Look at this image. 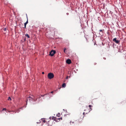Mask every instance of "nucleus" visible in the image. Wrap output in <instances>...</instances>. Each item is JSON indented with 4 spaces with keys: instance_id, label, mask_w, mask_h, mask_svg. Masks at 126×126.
I'll list each match as a JSON object with an SVG mask.
<instances>
[{
    "instance_id": "nucleus-3",
    "label": "nucleus",
    "mask_w": 126,
    "mask_h": 126,
    "mask_svg": "<svg viewBox=\"0 0 126 126\" xmlns=\"http://www.w3.org/2000/svg\"><path fill=\"white\" fill-rule=\"evenodd\" d=\"M113 40L114 42H115L117 44H119V41L118 40H117L116 38H114Z\"/></svg>"
},
{
    "instance_id": "nucleus-26",
    "label": "nucleus",
    "mask_w": 126,
    "mask_h": 126,
    "mask_svg": "<svg viewBox=\"0 0 126 126\" xmlns=\"http://www.w3.org/2000/svg\"><path fill=\"white\" fill-rule=\"evenodd\" d=\"M96 64V63H94V65H95Z\"/></svg>"
},
{
    "instance_id": "nucleus-9",
    "label": "nucleus",
    "mask_w": 126,
    "mask_h": 126,
    "mask_svg": "<svg viewBox=\"0 0 126 126\" xmlns=\"http://www.w3.org/2000/svg\"><path fill=\"white\" fill-rule=\"evenodd\" d=\"M60 114V113H59L58 114H57V116H58V117H59L60 116V115H59Z\"/></svg>"
},
{
    "instance_id": "nucleus-8",
    "label": "nucleus",
    "mask_w": 126,
    "mask_h": 126,
    "mask_svg": "<svg viewBox=\"0 0 126 126\" xmlns=\"http://www.w3.org/2000/svg\"><path fill=\"white\" fill-rule=\"evenodd\" d=\"M28 23V19H27V20L26 22L24 23V25H26Z\"/></svg>"
},
{
    "instance_id": "nucleus-14",
    "label": "nucleus",
    "mask_w": 126,
    "mask_h": 126,
    "mask_svg": "<svg viewBox=\"0 0 126 126\" xmlns=\"http://www.w3.org/2000/svg\"><path fill=\"white\" fill-rule=\"evenodd\" d=\"M6 110V108H4L2 110Z\"/></svg>"
},
{
    "instance_id": "nucleus-28",
    "label": "nucleus",
    "mask_w": 126,
    "mask_h": 126,
    "mask_svg": "<svg viewBox=\"0 0 126 126\" xmlns=\"http://www.w3.org/2000/svg\"><path fill=\"white\" fill-rule=\"evenodd\" d=\"M25 40H26V39H25H25H24V41H25Z\"/></svg>"
},
{
    "instance_id": "nucleus-12",
    "label": "nucleus",
    "mask_w": 126,
    "mask_h": 126,
    "mask_svg": "<svg viewBox=\"0 0 126 126\" xmlns=\"http://www.w3.org/2000/svg\"><path fill=\"white\" fill-rule=\"evenodd\" d=\"M58 120H59L60 119L61 120H62V117L61 118H58Z\"/></svg>"
},
{
    "instance_id": "nucleus-7",
    "label": "nucleus",
    "mask_w": 126,
    "mask_h": 126,
    "mask_svg": "<svg viewBox=\"0 0 126 126\" xmlns=\"http://www.w3.org/2000/svg\"><path fill=\"white\" fill-rule=\"evenodd\" d=\"M25 36L27 37L28 38H30L28 34H25Z\"/></svg>"
},
{
    "instance_id": "nucleus-23",
    "label": "nucleus",
    "mask_w": 126,
    "mask_h": 126,
    "mask_svg": "<svg viewBox=\"0 0 126 126\" xmlns=\"http://www.w3.org/2000/svg\"><path fill=\"white\" fill-rule=\"evenodd\" d=\"M68 76H67L66 77V79H68Z\"/></svg>"
},
{
    "instance_id": "nucleus-17",
    "label": "nucleus",
    "mask_w": 126,
    "mask_h": 126,
    "mask_svg": "<svg viewBox=\"0 0 126 126\" xmlns=\"http://www.w3.org/2000/svg\"><path fill=\"white\" fill-rule=\"evenodd\" d=\"M57 118L56 117H55V118L54 119V120L55 121L56 120V119Z\"/></svg>"
},
{
    "instance_id": "nucleus-11",
    "label": "nucleus",
    "mask_w": 126,
    "mask_h": 126,
    "mask_svg": "<svg viewBox=\"0 0 126 126\" xmlns=\"http://www.w3.org/2000/svg\"><path fill=\"white\" fill-rule=\"evenodd\" d=\"M8 100H11V98H10V97H9L8 99Z\"/></svg>"
},
{
    "instance_id": "nucleus-13",
    "label": "nucleus",
    "mask_w": 126,
    "mask_h": 126,
    "mask_svg": "<svg viewBox=\"0 0 126 126\" xmlns=\"http://www.w3.org/2000/svg\"><path fill=\"white\" fill-rule=\"evenodd\" d=\"M7 30V29L6 28H4V29H3V30L4 31H6Z\"/></svg>"
},
{
    "instance_id": "nucleus-10",
    "label": "nucleus",
    "mask_w": 126,
    "mask_h": 126,
    "mask_svg": "<svg viewBox=\"0 0 126 126\" xmlns=\"http://www.w3.org/2000/svg\"><path fill=\"white\" fill-rule=\"evenodd\" d=\"M66 50V48H65L64 50V52L65 53H66L65 52V50Z\"/></svg>"
},
{
    "instance_id": "nucleus-18",
    "label": "nucleus",
    "mask_w": 126,
    "mask_h": 126,
    "mask_svg": "<svg viewBox=\"0 0 126 126\" xmlns=\"http://www.w3.org/2000/svg\"><path fill=\"white\" fill-rule=\"evenodd\" d=\"M26 25H24V28H26Z\"/></svg>"
},
{
    "instance_id": "nucleus-5",
    "label": "nucleus",
    "mask_w": 126,
    "mask_h": 126,
    "mask_svg": "<svg viewBox=\"0 0 126 126\" xmlns=\"http://www.w3.org/2000/svg\"><path fill=\"white\" fill-rule=\"evenodd\" d=\"M28 99L29 101H30L31 100L32 101L33 99V98L31 97L30 96L28 97Z\"/></svg>"
},
{
    "instance_id": "nucleus-16",
    "label": "nucleus",
    "mask_w": 126,
    "mask_h": 126,
    "mask_svg": "<svg viewBox=\"0 0 126 126\" xmlns=\"http://www.w3.org/2000/svg\"><path fill=\"white\" fill-rule=\"evenodd\" d=\"M28 101V99H27L26 101V104H27V101Z\"/></svg>"
},
{
    "instance_id": "nucleus-4",
    "label": "nucleus",
    "mask_w": 126,
    "mask_h": 126,
    "mask_svg": "<svg viewBox=\"0 0 126 126\" xmlns=\"http://www.w3.org/2000/svg\"><path fill=\"white\" fill-rule=\"evenodd\" d=\"M66 63L68 64H70L71 63V61L69 59H67L66 60Z\"/></svg>"
},
{
    "instance_id": "nucleus-6",
    "label": "nucleus",
    "mask_w": 126,
    "mask_h": 126,
    "mask_svg": "<svg viewBox=\"0 0 126 126\" xmlns=\"http://www.w3.org/2000/svg\"><path fill=\"white\" fill-rule=\"evenodd\" d=\"M62 86L63 87H65L66 86L65 83H64L63 84Z\"/></svg>"
},
{
    "instance_id": "nucleus-1",
    "label": "nucleus",
    "mask_w": 126,
    "mask_h": 126,
    "mask_svg": "<svg viewBox=\"0 0 126 126\" xmlns=\"http://www.w3.org/2000/svg\"><path fill=\"white\" fill-rule=\"evenodd\" d=\"M54 76L53 73H48L47 75V77L48 78L51 79L54 78Z\"/></svg>"
},
{
    "instance_id": "nucleus-15",
    "label": "nucleus",
    "mask_w": 126,
    "mask_h": 126,
    "mask_svg": "<svg viewBox=\"0 0 126 126\" xmlns=\"http://www.w3.org/2000/svg\"><path fill=\"white\" fill-rule=\"evenodd\" d=\"M89 107L91 108V107L92 106L91 105H89Z\"/></svg>"
},
{
    "instance_id": "nucleus-19",
    "label": "nucleus",
    "mask_w": 126,
    "mask_h": 126,
    "mask_svg": "<svg viewBox=\"0 0 126 126\" xmlns=\"http://www.w3.org/2000/svg\"><path fill=\"white\" fill-rule=\"evenodd\" d=\"M74 123V122H71H71H70V123Z\"/></svg>"
},
{
    "instance_id": "nucleus-29",
    "label": "nucleus",
    "mask_w": 126,
    "mask_h": 126,
    "mask_svg": "<svg viewBox=\"0 0 126 126\" xmlns=\"http://www.w3.org/2000/svg\"><path fill=\"white\" fill-rule=\"evenodd\" d=\"M8 111L9 112H11L10 111Z\"/></svg>"
},
{
    "instance_id": "nucleus-20",
    "label": "nucleus",
    "mask_w": 126,
    "mask_h": 126,
    "mask_svg": "<svg viewBox=\"0 0 126 126\" xmlns=\"http://www.w3.org/2000/svg\"><path fill=\"white\" fill-rule=\"evenodd\" d=\"M99 31L100 32H102V30H99Z\"/></svg>"
},
{
    "instance_id": "nucleus-24",
    "label": "nucleus",
    "mask_w": 126,
    "mask_h": 126,
    "mask_svg": "<svg viewBox=\"0 0 126 126\" xmlns=\"http://www.w3.org/2000/svg\"><path fill=\"white\" fill-rule=\"evenodd\" d=\"M53 93V91H52V92H50V93Z\"/></svg>"
},
{
    "instance_id": "nucleus-27",
    "label": "nucleus",
    "mask_w": 126,
    "mask_h": 126,
    "mask_svg": "<svg viewBox=\"0 0 126 126\" xmlns=\"http://www.w3.org/2000/svg\"><path fill=\"white\" fill-rule=\"evenodd\" d=\"M104 58V59H105H105H106V58Z\"/></svg>"
},
{
    "instance_id": "nucleus-25",
    "label": "nucleus",
    "mask_w": 126,
    "mask_h": 126,
    "mask_svg": "<svg viewBox=\"0 0 126 126\" xmlns=\"http://www.w3.org/2000/svg\"><path fill=\"white\" fill-rule=\"evenodd\" d=\"M85 112H83V114L84 115V114H85Z\"/></svg>"
},
{
    "instance_id": "nucleus-21",
    "label": "nucleus",
    "mask_w": 126,
    "mask_h": 126,
    "mask_svg": "<svg viewBox=\"0 0 126 126\" xmlns=\"http://www.w3.org/2000/svg\"><path fill=\"white\" fill-rule=\"evenodd\" d=\"M42 74H44V72H43L42 73Z\"/></svg>"
},
{
    "instance_id": "nucleus-22",
    "label": "nucleus",
    "mask_w": 126,
    "mask_h": 126,
    "mask_svg": "<svg viewBox=\"0 0 126 126\" xmlns=\"http://www.w3.org/2000/svg\"><path fill=\"white\" fill-rule=\"evenodd\" d=\"M44 95H41V96H42V97H43L44 96Z\"/></svg>"
},
{
    "instance_id": "nucleus-2",
    "label": "nucleus",
    "mask_w": 126,
    "mask_h": 126,
    "mask_svg": "<svg viewBox=\"0 0 126 126\" xmlns=\"http://www.w3.org/2000/svg\"><path fill=\"white\" fill-rule=\"evenodd\" d=\"M56 51L55 50H52L50 52L49 55L51 56H53L54 54L56 53Z\"/></svg>"
}]
</instances>
